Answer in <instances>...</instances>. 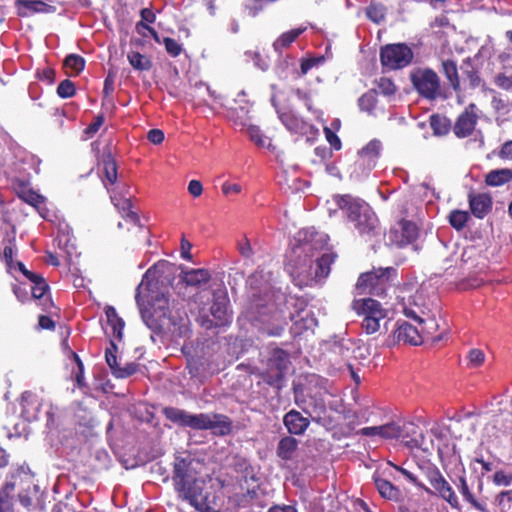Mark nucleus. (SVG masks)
I'll return each instance as SVG.
<instances>
[{
  "instance_id": "38",
  "label": "nucleus",
  "mask_w": 512,
  "mask_h": 512,
  "mask_svg": "<svg viewBox=\"0 0 512 512\" xmlns=\"http://www.w3.org/2000/svg\"><path fill=\"white\" fill-rule=\"evenodd\" d=\"M127 57L130 65L136 70L146 71L152 66L151 61L138 52H131Z\"/></svg>"
},
{
  "instance_id": "52",
  "label": "nucleus",
  "mask_w": 512,
  "mask_h": 512,
  "mask_svg": "<svg viewBox=\"0 0 512 512\" xmlns=\"http://www.w3.org/2000/svg\"><path fill=\"white\" fill-rule=\"evenodd\" d=\"M22 199L28 204L39 209V206L44 203V197L34 191H26L21 195Z\"/></svg>"
},
{
  "instance_id": "62",
  "label": "nucleus",
  "mask_w": 512,
  "mask_h": 512,
  "mask_svg": "<svg viewBox=\"0 0 512 512\" xmlns=\"http://www.w3.org/2000/svg\"><path fill=\"white\" fill-rule=\"evenodd\" d=\"M104 118L102 115L97 116L94 121L86 128L85 133L89 136L95 134L102 126Z\"/></svg>"
},
{
  "instance_id": "43",
  "label": "nucleus",
  "mask_w": 512,
  "mask_h": 512,
  "mask_svg": "<svg viewBox=\"0 0 512 512\" xmlns=\"http://www.w3.org/2000/svg\"><path fill=\"white\" fill-rule=\"evenodd\" d=\"M400 429H403L400 438L403 440L409 439L407 442H410L412 446L418 445V440L414 437L417 434L418 427L414 423H403L400 425Z\"/></svg>"
},
{
  "instance_id": "50",
  "label": "nucleus",
  "mask_w": 512,
  "mask_h": 512,
  "mask_svg": "<svg viewBox=\"0 0 512 512\" xmlns=\"http://www.w3.org/2000/svg\"><path fill=\"white\" fill-rule=\"evenodd\" d=\"M492 108L497 112L501 114L508 113L510 111V106L508 102L503 99L499 94H495L492 97L491 100Z\"/></svg>"
},
{
  "instance_id": "46",
  "label": "nucleus",
  "mask_w": 512,
  "mask_h": 512,
  "mask_svg": "<svg viewBox=\"0 0 512 512\" xmlns=\"http://www.w3.org/2000/svg\"><path fill=\"white\" fill-rule=\"evenodd\" d=\"M30 281L33 283V286L31 288L33 297L36 299L42 298L48 288V285L46 284L45 280L38 275V279L36 278Z\"/></svg>"
},
{
  "instance_id": "7",
  "label": "nucleus",
  "mask_w": 512,
  "mask_h": 512,
  "mask_svg": "<svg viewBox=\"0 0 512 512\" xmlns=\"http://www.w3.org/2000/svg\"><path fill=\"white\" fill-rule=\"evenodd\" d=\"M353 308L362 317L361 328L368 335L378 332L381 328V321L387 317V311L382 305L371 298L355 300Z\"/></svg>"
},
{
  "instance_id": "44",
  "label": "nucleus",
  "mask_w": 512,
  "mask_h": 512,
  "mask_svg": "<svg viewBox=\"0 0 512 512\" xmlns=\"http://www.w3.org/2000/svg\"><path fill=\"white\" fill-rule=\"evenodd\" d=\"M57 94L61 98H70L75 94V85L72 81L65 79L57 87Z\"/></svg>"
},
{
  "instance_id": "42",
  "label": "nucleus",
  "mask_w": 512,
  "mask_h": 512,
  "mask_svg": "<svg viewBox=\"0 0 512 512\" xmlns=\"http://www.w3.org/2000/svg\"><path fill=\"white\" fill-rule=\"evenodd\" d=\"M501 512H512V490L502 491L495 498Z\"/></svg>"
},
{
  "instance_id": "3",
  "label": "nucleus",
  "mask_w": 512,
  "mask_h": 512,
  "mask_svg": "<svg viewBox=\"0 0 512 512\" xmlns=\"http://www.w3.org/2000/svg\"><path fill=\"white\" fill-rule=\"evenodd\" d=\"M173 482L175 490L184 500L201 512H228L224 485L218 478H197L191 461L176 458Z\"/></svg>"
},
{
  "instance_id": "27",
  "label": "nucleus",
  "mask_w": 512,
  "mask_h": 512,
  "mask_svg": "<svg viewBox=\"0 0 512 512\" xmlns=\"http://www.w3.org/2000/svg\"><path fill=\"white\" fill-rule=\"evenodd\" d=\"M373 479L376 489L383 498L388 500H398L400 498V490L391 482L376 475H374Z\"/></svg>"
},
{
  "instance_id": "31",
  "label": "nucleus",
  "mask_w": 512,
  "mask_h": 512,
  "mask_svg": "<svg viewBox=\"0 0 512 512\" xmlns=\"http://www.w3.org/2000/svg\"><path fill=\"white\" fill-rule=\"evenodd\" d=\"M442 72L454 90L460 86L457 64L451 59L442 60Z\"/></svg>"
},
{
  "instance_id": "49",
  "label": "nucleus",
  "mask_w": 512,
  "mask_h": 512,
  "mask_svg": "<svg viewBox=\"0 0 512 512\" xmlns=\"http://www.w3.org/2000/svg\"><path fill=\"white\" fill-rule=\"evenodd\" d=\"M105 177L110 184H114L117 180V168L113 159L108 158L104 162Z\"/></svg>"
},
{
  "instance_id": "2",
  "label": "nucleus",
  "mask_w": 512,
  "mask_h": 512,
  "mask_svg": "<svg viewBox=\"0 0 512 512\" xmlns=\"http://www.w3.org/2000/svg\"><path fill=\"white\" fill-rule=\"evenodd\" d=\"M297 244L293 246L289 256L287 269L294 284L300 288L320 283L330 273V265L336 255L323 253L320 257L316 252L327 245L328 236L314 229L300 230L295 236Z\"/></svg>"
},
{
  "instance_id": "23",
  "label": "nucleus",
  "mask_w": 512,
  "mask_h": 512,
  "mask_svg": "<svg viewBox=\"0 0 512 512\" xmlns=\"http://www.w3.org/2000/svg\"><path fill=\"white\" fill-rule=\"evenodd\" d=\"M17 6L19 15L21 16H28L33 13H51L55 11L53 6L40 0H18Z\"/></svg>"
},
{
  "instance_id": "18",
  "label": "nucleus",
  "mask_w": 512,
  "mask_h": 512,
  "mask_svg": "<svg viewBox=\"0 0 512 512\" xmlns=\"http://www.w3.org/2000/svg\"><path fill=\"white\" fill-rule=\"evenodd\" d=\"M117 346L113 341H110V347L106 348L105 359L111 369L112 374L116 378H127L137 371V365L132 362L125 363L120 366L117 362L116 356Z\"/></svg>"
},
{
  "instance_id": "9",
  "label": "nucleus",
  "mask_w": 512,
  "mask_h": 512,
  "mask_svg": "<svg viewBox=\"0 0 512 512\" xmlns=\"http://www.w3.org/2000/svg\"><path fill=\"white\" fill-rule=\"evenodd\" d=\"M395 276L396 270L392 267L362 273L358 278L356 289L359 294L381 296L385 294L390 280Z\"/></svg>"
},
{
  "instance_id": "58",
  "label": "nucleus",
  "mask_w": 512,
  "mask_h": 512,
  "mask_svg": "<svg viewBox=\"0 0 512 512\" xmlns=\"http://www.w3.org/2000/svg\"><path fill=\"white\" fill-rule=\"evenodd\" d=\"M324 134L326 137L327 142L330 144V146L335 150L341 149V141L339 137L328 127L324 128Z\"/></svg>"
},
{
  "instance_id": "30",
  "label": "nucleus",
  "mask_w": 512,
  "mask_h": 512,
  "mask_svg": "<svg viewBox=\"0 0 512 512\" xmlns=\"http://www.w3.org/2000/svg\"><path fill=\"white\" fill-rule=\"evenodd\" d=\"M298 447V441L292 436L282 438L277 446V455L283 460H290Z\"/></svg>"
},
{
  "instance_id": "19",
  "label": "nucleus",
  "mask_w": 512,
  "mask_h": 512,
  "mask_svg": "<svg viewBox=\"0 0 512 512\" xmlns=\"http://www.w3.org/2000/svg\"><path fill=\"white\" fill-rule=\"evenodd\" d=\"M283 424L291 435L299 436L306 432L310 425V420L299 411L292 409L284 415Z\"/></svg>"
},
{
  "instance_id": "39",
  "label": "nucleus",
  "mask_w": 512,
  "mask_h": 512,
  "mask_svg": "<svg viewBox=\"0 0 512 512\" xmlns=\"http://www.w3.org/2000/svg\"><path fill=\"white\" fill-rule=\"evenodd\" d=\"M64 66L71 71V74H79L85 67V60L80 55L70 54L64 60Z\"/></svg>"
},
{
  "instance_id": "21",
  "label": "nucleus",
  "mask_w": 512,
  "mask_h": 512,
  "mask_svg": "<svg viewBox=\"0 0 512 512\" xmlns=\"http://www.w3.org/2000/svg\"><path fill=\"white\" fill-rule=\"evenodd\" d=\"M469 205L472 214L477 218H484L492 208V200L488 194H469Z\"/></svg>"
},
{
  "instance_id": "45",
  "label": "nucleus",
  "mask_w": 512,
  "mask_h": 512,
  "mask_svg": "<svg viewBox=\"0 0 512 512\" xmlns=\"http://www.w3.org/2000/svg\"><path fill=\"white\" fill-rule=\"evenodd\" d=\"M377 89L381 94L390 96L395 93L396 86L391 79L382 77L377 81Z\"/></svg>"
},
{
  "instance_id": "33",
  "label": "nucleus",
  "mask_w": 512,
  "mask_h": 512,
  "mask_svg": "<svg viewBox=\"0 0 512 512\" xmlns=\"http://www.w3.org/2000/svg\"><path fill=\"white\" fill-rule=\"evenodd\" d=\"M305 28H296L283 33L273 44L276 51L280 52L283 48L288 47L296 38L304 32Z\"/></svg>"
},
{
  "instance_id": "17",
  "label": "nucleus",
  "mask_w": 512,
  "mask_h": 512,
  "mask_svg": "<svg viewBox=\"0 0 512 512\" xmlns=\"http://www.w3.org/2000/svg\"><path fill=\"white\" fill-rule=\"evenodd\" d=\"M477 121L476 105L471 103L456 119L453 127L455 135L459 138L470 136L475 129Z\"/></svg>"
},
{
  "instance_id": "10",
  "label": "nucleus",
  "mask_w": 512,
  "mask_h": 512,
  "mask_svg": "<svg viewBox=\"0 0 512 512\" xmlns=\"http://www.w3.org/2000/svg\"><path fill=\"white\" fill-rule=\"evenodd\" d=\"M290 364L289 355L280 348H273L266 356V367L262 371L263 380L270 386L280 389Z\"/></svg>"
},
{
  "instance_id": "37",
  "label": "nucleus",
  "mask_w": 512,
  "mask_h": 512,
  "mask_svg": "<svg viewBox=\"0 0 512 512\" xmlns=\"http://www.w3.org/2000/svg\"><path fill=\"white\" fill-rule=\"evenodd\" d=\"M486 360L485 352L479 348H472L466 356L467 367L470 369L481 367Z\"/></svg>"
},
{
  "instance_id": "48",
  "label": "nucleus",
  "mask_w": 512,
  "mask_h": 512,
  "mask_svg": "<svg viewBox=\"0 0 512 512\" xmlns=\"http://www.w3.org/2000/svg\"><path fill=\"white\" fill-rule=\"evenodd\" d=\"M384 427V435L383 439H397L401 437L402 430L400 429V425L395 422H390L385 425Z\"/></svg>"
},
{
  "instance_id": "25",
  "label": "nucleus",
  "mask_w": 512,
  "mask_h": 512,
  "mask_svg": "<svg viewBox=\"0 0 512 512\" xmlns=\"http://www.w3.org/2000/svg\"><path fill=\"white\" fill-rule=\"evenodd\" d=\"M279 118L289 131L297 134H306L312 128L310 124L291 112L279 113Z\"/></svg>"
},
{
  "instance_id": "26",
  "label": "nucleus",
  "mask_w": 512,
  "mask_h": 512,
  "mask_svg": "<svg viewBox=\"0 0 512 512\" xmlns=\"http://www.w3.org/2000/svg\"><path fill=\"white\" fill-rule=\"evenodd\" d=\"M40 403L35 395L30 391H25L21 396L22 416L28 421L38 419V410Z\"/></svg>"
},
{
  "instance_id": "54",
  "label": "nucleus",
  "mask_w": 512,
  "mask_h": 512,
  "mask_svg": "<svg viewBox=\"0 0 512 512\" xmlns=\"http://www.w3.org/2000/svg\"><path fill=\"white\" fill-rule=\"evenodd\" d=\"M237 249L239 253L245 258H251L254 254L250 241L246 236L237 242Z\"/></svg>"
},
{
  "instance_id": "5",
  "label": "nucleus",
  "mask_w": 512,
  "mask_h": 512,
  "mask_svg": "<svg viewBox=\"0 0 512 512\" xmlns=\"http://www.w3.org/2000/svg\"><path fill=\"white\" fill-rule=\"evenodd\" d=\"M329 215L342 210L360 236L371 239L378 233V218L371 207L360 198L350 194L334 195L327 201Z\"/></svg>"
},
{
  "instance_id": "53",
  "label": "nucleus",
  "mask_w": 512,
  "mask_h": 512,
  "mask_svg": "<svg viewBox=\"0 0 512 512\" xmlns=\"http://www.w3.org/2000/svg\"><path fill=\"white\" fill-rule=\"evenodd\" d=\"M494 83L497 87L512 92V75L508 76L506 74L500 73L495 76Z\"/></svg>"
},
{
  "instance_id": "63",
  "label": "nucleus",
  "mask_w": 512,
  "mask_h": 512,
  "mask_svg": "<svg viewBox=\"0 0 512 512\" xmlns=\"http://www.w3.org/2000/svg\"><path fill=\"white\" fill-rule=\"evenodd\" d=\"M441 118L438 116L431 117V126L436 134H444L447 132V125L444 123L441 124Z\"/></svg>"
},
{
  "instance_id": "40",
  "label": "nucleus",
  "mask_w": 512,
  "mask_h": 512,
  "mask_svg": "<svg viewBox=\"0 0 512 512\" xmlns=\"http://www.w3.org/2000/svg\"><path fill=\"white\" fill-rule=\"evenodd\" d=\"M246 132L251 141H253L258 147L264 148L270 146L269 139L261 133L257 126H248Z\"/></svg>"
},
{
  "instance_id": "32",
  "label": "nucleus",
  "mask_w": 512,
  "mask_h": 512,
  "mask_svg": "<svg viewBox=\"0 0 512 512\" xmlns=\"http://www.w3.org/2000/svg\"><path fill=\"white\" fill-rule=\"evenodd\" d=\"M458 489H459L460 493L462 494V496L464 497V499L468 503H470L475 509L482 511V512L486 511L485 505L483 503L479 502L474 497V495L471 493L465 477L459 478Z\"/></svg>"
},
{
  "instance_id": "15",
  "label": "nucleus",
  "mask_w": 512,
  "mask_h": 512,
  "mask_svg": "<svg viewBox=\"0 0 512 512\" xmlns=\"http://www.w3.org/2000/svg\"><path fill=\"white\" fill-rule=\"evenodd\" d=\"M411 80L415 89L427 99H436L440 95V80L432 69H417L412 72Z\"/></svg>"
},
{
  "instance_id": "4",
  "label": "nucleus",
  "mask_w": 512,
  "mask_h": 512,
  "mask_svg": "<svg viewBox=\"0 0 512 512\" xmlns=\"http://www.w3.org/2000/svg\"><path fill=\"white\" fill-rule=\"evenodd\" d=\"M173 482L175 490L184 500L201 512H228L224 485L218 478H197L191 461L176 458Z\"/></svg>"
},
{
  "instance_id": "6",
  "label": "nucleus",
  "mask_w": 512,
  "mask_h": 512,
  "mask_svg": "<svg viewBox=\"0 0 512 512\" xmlns=\"http://www.w3.org/2000/svg\"><path fill=\"white\" fill-rule=\"evenodd\" d=\"M163 413L168 420L175 424L195 430H211L215 435H227L232 429V422L222 414H191L175 407H166L163 409Z\"/></svg>"
},
{
  "instance_id": "36",
  "label": "nucleus",
  "mask_w": 512,
  "mask_h": 512,
  "mask_svg": "<svg viewBox=\"0 0 512 512\" xmlns=\"http://www.w3.org/2000/svg\"><path fill=\"white\" fill-rule=\"evenodd\" d=\"M377 103V91L369 90L365 94H363L359 100L358 105L362 111H365L369 114L373 112Z\"/></svg>"
},
{
  "instance_id": "12",
  "label": "nucleus",
  "mask_w": 512,
  "mask_h": 512,
  "mask_svg": "<svg viewBox=\"0 0 512 512\" xmlns=\"http://www.w3.org/2000/svg\"><path fill=\"white\" fill-rule=\"evenodd\" d=\"M229 299L224 291H216L213 293V303L209 309L212 319H205L207 316L205 309L200 310V317L202 319V326L207 329L212 327L225 326L231 322V313L228 309Z\"/></svg>"
},
{
  "instance_id": "34",
  "label": "nucleus",
  "mask_w": 512,
  "mask_h": 512,
  "mask_svg": "<svg viewBox=\"0 0 512 512\" xmlns=\"http://www.w3.org/2000/svg\"><path fill=\"white\" fill-rule=\"evenodd\" d=\"M114 205L123 213V217L132 222L134 225L139 224V217L136 212L132 210V203L130 199H122L114 202Z\"/></svg>"
},
{
  "instance_id": "11",
  "label": "nucleus",
  "mask_w": 512,
  "mask_h": 512,
  "mask_svg": "<svg viewBox=\"0 0 512 512\" xmlns=\"http://www.w3.org/2000/svg\"><path fill=\"white\" fill-rule=\"evenodd\" d=\"M32 482V476L28 468L23 466L15 469L8 477L0 493V512H14L13 492L16 487L26 489Z\"/></svg>"
},
{
  "instance_id": "47",
  "label": "nucleus",
  "mask_w": 512,
  "mask_h": 512,
  "mask_svg": "<svg viewBox=\"0 0 512 512\" xmlns=\"http://www.w3.org/2000/svg\"><path fill=\"white\" fill-rule=\"evenodd\" d=\"M163 44L167 53L172 57L179 56L183 50L182 45L173 38L165 37L163 39Z\"/></svg>"
},
{
  "instance_id": "16",
  "label": "nucleus",
  "mask_w": 512,
  "mask_h": 512,
  "mask_svg": "<svg viewBox=\"0 0 512 512\" xmlns=\"http://www.w3.org/2000/svg\"><path fill=\"white\" fill-rule=\"evenodd\" d=\"M381 149L382 145L378 140H372L363 147L358 153V159L354 164L352 174L356 178L367 175L376 166Z\"/></svg>"
},
{
  "instance_id": "29",
  "label": "nucleus",
  "mask_w": 512,
  "mask_h": 512,
  "mask_svg": "<svg viewBox=\"0 0 512 512\" xmlns=\"http://www.w3.org/2000/svg\"><path fill=\"white\" fill-rule=\"evenodd\" d=\"M512 180V170L508 168L496 169L490 171L485 178V182L489 186L497 187Z\"/></svg>"
},
{
  "instance_id": "41",
  "label": "nucleus",
  "mask_w": 512,
  "mask_h": 512,
  "mask_svg": "<svg viewBox=\"0 0 512 512\" xmlns=\"http://www.w3.org/2000/svg\"><path fill=\"white\" fill-rule=\"evenodd\" d=\"M469 219V214L466 211L453 210L449 215V223L457 230H461L465 227Z\"/></svg>"
},
{
  "instance_id": "28",
  "label": "nucleus",
  "mask_w": 512,
  "mask_h": 512,
  "mask_svg": "<svg viewBox=\"0 0 512 512\" xmlns=\"http://www.w3.org/2000/svg\"><path fill=\"white\" fill-rule=\"evenodd\" d=\"M105 314L113 336L120 341L123 335L124 321L118 316L116 309L112 306L106 308Z\"/></svg>"
},
{
  "instance_id": "24",
  "label": "nucleus",
  "mask_w": 512,
  "mask_h": 512,
  "mask_svg": "<svg viewBox=\"0 0 512 512\" xmlns=\"http://www.w3.org/2000/svg\"><path fill=\"white\" fill-rule=\"evenodd\" d=\"M399 229L395 230V236L398 237L397 235L400 233L399 239L396 240L400 247L413 243L418 237V227L411 221H401Z\"/></svg>"
},
{
  "instance_id": "35",
  "label": "nucleus",
  "mask_w": 512,
  "mask_h": 512,
  "mask_svg": "<svg viewBox=\"0 0 512 512\" xmlns=\"http://www.w3.org/2000/svg\"><path fill=\"white\" fill-rule=\"evenodd\" d=\"M366 16L372 22L379 24L384 21L386 16V8L381 3H371L366 8Z\"/></svg>"
},
{
  "instance_id": "56",
  "label": "nucleus",
  "mask_w": 512,
  "mask_h": 512,
  "mask_svg": "<svg viewBox=\"0 0 512 512\" xmlns=\"http://www.w3.org/2000/svg\"><path fill=\"white\" fill-rule=\"evenodd\" d=\"M357 433L359 435L367 436V437L379 436V437L383 438L384 427H383V425H381V426H372V427H364V428L360 429Z\"/></svg>"
},
{
  "instance_id": "20",
  "label": "nucleus",
  "mask_w": 512,
  "mask_h": 512,
  "mask_svg": "<svg viewBox=\"0 0 512 512\" xmlns=\"http://www.w3.org/2000/svg\"><path fill=\"white\" fill-rule=\"evenodd\" d=\"M393 338L397 342L410 345H419L422 343V337L418 329L407 322L397 323Z\"/></svg>"
},
{
  "instance_id": "60",
  "label": "nucleus",
  "mask_w": 512,
  "mask_h": 512,
  "mask_svg": "<svg viewBox=\"0 0 512 512\" xmlns=\"http://www.w3.org/2000/svg\"><path fill=\"white\" fill-rule=\"evenodd\" d=\"M147 138L148 140L155 144V145H158V144H161L164 140V133L162 130L160 129H152L148 132L147 134Z\"/></svg>"
},
{
  "instance_id": "1",
  "label": "nucleus",
  "mask_w": 512,
  "mask_h": 512,
  "mask_svg": "<svg viewBox=\"0 0 512 512\" xmlns=\"http://www.w3.org/2000/svg\"><path fill=\"white\" fill-rule=\"evenodd\" d=\"M162 264L149 268L136 288V302L141 317L154 333H169L173 337H185L188 332V318L184 307L179 303L170 304L164 293L154 291L156 273Z\"/></svg>"
},
{
  "instance_id": "61",
  "label": "nucleus",
  "mask_w": 512,
  "mask_h": 512,
  "mask_svg": "<svg viewBox=\"0 0 512 512\" xmlns=\"http://www.w3.org/2000/svg\"><path fill=\"white\" fill-rule=\"evenodd\" d=\"M188 192L193 197H199L203 193V186L199 180H191L188 184Z\"/></svg>"
},
{
  "instance_id": "57",
  "label": "nucleus",
  "mask_w": 512,
  "mask_h": 512,
  "mask_svg": "<svg viewBox=\"0 0 512 512\" xmlns=\"http://www.w3.org/2000/svg\"><path fill=\"white\" fill-rule=\"evenodd\" d=\"M294 401L295 404L300 407L306 414L311 415V411L305 406L306 401L303 394V390L299 386H294Z\"/></svg>"
},
{
  "instance_id": "55",
  "label": "nucleus",
  "mask_w": 512,
  "mask_h": 512,
  "mask_svg": "<svg viewBox=\"0 0 512 512\" xmlns=\"http://www.w3.org/2000/svg\"><path fill=\"white\" fill-rule=\"evenodd\" d=\"M512 482V475L506 474L503 470L495 472L493 483L497 486H509Z\"/></svg>"
},
{
  "instance_id": "64",
  "label": "nucleus",
  "mask_w": 512,
  "mask_h": 512,
  "mask_svg": "<svg viewBox=\"0 0 512 512\" xmlns=\"http://www.w3.org/2000/svg\"><path fill=\"white\" fill-rule=\"evenodd\" d=\"M242 191V187L237 183L225 182L222 185V192L224 195L239 194Z\"/></svg>"
},
{
  "instance_id": "59",
  "label": "nucleus",
  "mask_w": 512,
  "mask_h": 512,
  "mask_svg": "<svg viewBox=\"0 0 512 512\" xmlns=\"http://www.w3.org/2000/svg\"><path fill=\"white\" fill-rule=\"evenodd\" d=\"M498 157L502 160L512 161V140L506 141L502 144Z\"/></svg>"
},
{
  "instance_id": "14",
  "label": "nucleus",
  "mask_w": 512,
  "mask_h": 512,
  "mask_svg": "<svg viewBox=\"0 0 512 512\" xmlns=\"http://www.w3.org/2000/svg\"><path fill=\"white\" fill-rule=\"evenodd\" d=\"M413 51L406 44H389L380 51L383 66L389 69H401L408 66L413 59Z\"/></svg>"
},
{
  "instance_id": "13",
  "label": "nucleus",
  "mask_w": 512,
  "mask_h": 512,
  "mask_svg": "<svg viewBox=\"0 0 512 512\" xmlns=\"http://www.w3.org/2000/svg\"><path fill=\"white\" fill-rule=\"evenodd\" d=\"M423 473L433 490L431 494L435 493L443 500H445L452 508L459 509L460 502L455 491L449 482L444 478L440 470L434 465H426L422 467Z\"/></svg>"
},
{
  "instance_id": "8",
  "label": "nucleus",
  "mask_w": 512,
  "mask_h": 512,
  "mask_svg": "<svg viewBox=\"0 0 512 512\" xmlns=\"http://www.w3.org/2000/svg\"><path fill=\"white\" fill-rule=\"evenodd\" d=\"M403 313L408 318L423 324V332L431 334L438 327L435 316L431 315L430 304L427 302L423 291H417L413 296L409 297L408 303H403Z\"/></svg>"
},
{
  "instance_id": "51",
  "label": "nucleus",
  "mask_w": 512,
  "mask_h": 512,
  "mask_svg": "<svg viewBox=\"0 0 512 512\" xmlns=\"http://www.w3.org/2000/svg\"><path fill=\"white\" fill-rule=\"evenodd\" d=\"M394 468L396 470H398L399 472H401L411 483H413L415 486L423 489L426 493L428 494H431L432 491L430 488H428L427 486H425L422 482H420L417 477L412 474L411 472H409L408 470L402 468V467H399V466H396L394 465Z\"/></svg>"
},
{
  "instance_id": "22",
  "label": "nucleus",
  "mask_w": 512,
  "mask_h": 512,
  "mask_svg": "<svg viewBox=\"0 0 512 512\" xmlns=\"http://www.w3.org/2000/svg\"><path fill=\"white\" fill-rule=\"evenodd\" d=\"M210 279L211 275L209 271L203 268L183 270L180 274V280L185 283L186 286L190 287H202L207 284Z\"/></svg>"
}]
</instances>
